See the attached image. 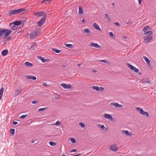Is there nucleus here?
I'll list each match as a JSON object with an SVG mask.
<instances>
[{
	"label": "nucleus",
	"mask_w": 156,
	"mask_h": 156,
	"mask_svg": "<svg viewBox=\"0 0 156 156\" xmlns=\"http://www.w3.org/2000/svg\"><path fill=\"white\" fill-rule=\"evenodd\" d=\"M11 31L8 29L0 28V38H2L3 36H9L11 33Z\"/></svg>",
	"instance_id": "nucleus-1"
},
{
	"label": "nucleus",
	"mask_w": 156,
	"mask_h": 156,
	"mask_svg": "<svg viewBox=\"0 0 156 156\" xmlns=\"http://www.w3.org/2000/svg\"><path fill=\"white\" fill-rule=\"evenodd\" d=\"M25 9L24 8H22L20 9L14 10L12 9L9 12V14L10 16H12L15 15L17 14L22 11H24Z\"/></svg>",
	"instance_id": "nucleus-2"
},
{
	"label": "nucleus",
	"mask_w": 156,
	"mask_h": 156,
	"mask_svg": "<svg viewBox=\"0 0 156 156\" xmlns=\"http://www.w3.org/2000/svg\"><path fill=\"white\" fill-rule=\"evenodd\" d=\"M40 33V30L39 28L36 29L35 31L32 32L30 34V37L31 39H33L36 37Z\"/></svg>",
	"instance_id": "nucleus-3"
},
{
	"label": "nucleus",
	"mask_w": 156,
	"mask_h": 156,
	"mask_svg": "<svg viewBox=\"0 0 156 156\" xmlns=\"http://www.w3.org/2000/svg\"><path fill=\"white\" fill-rule=\"evenodd\" d=\"M150 30V27L148 26L145 27L143 30L144 32V34L147 35V34H149L152 35L153 33L151 31H149Z\"/></svg>",
	"instance_id": "nucleus-4"
},
{
	"label": "nucleus",
	"mask_w": 156,
	"mask_h": 156,
	"mask_svg": "<svg viewBox=\"0 0 156 156\" xmlns=\"http://www.w3.org/2000/svg\"><path fill=\"white\" fill-rule=\"evenodd\" d=\"M136 109L137 111L140 112V113L143 115H145L146 116H148V113L147 112H145L144 111L143 109L139 107L136 108Z\"/></svg>",
	"instance_id": "nucleus-5"
},
{
	"label": "nucleus",
	"mask_w": 156,
	"mask_h": 156,
	"mask_svg": "<svg viewBox=\"0 0 156 156\" xmlns=\"http://www.w3.org/2000/svg\"><path fill=\"white\" fill-rule=\"evenodd\" d=\"M34 14L35 16H38L39 17L41 16H44L43 18H46L47 16V14L43 11L36 12Z\"/></svg>",
	"instance_id": "nucleus-6"
},
{
	"label": "nucleus",
	"mask_w": 156,
	"mask_h": 156,
	"mask_svg": "<svg viewBox=\"0 0 156 156\" xmlns=\"http://www.w3.org/2000/svg\"><path fill=\"white\" fill-rule=\"evenodd\" d=\"M127 66L129 67L130 69L132 70H133L136 73H138L139 71V70L138 69H136L135 67L133 66L129 63H127L126 64Z\"/></svg>",
	"instance_id": "nucleus-7"
},
{
	"label": "nucleus",
	"mask_w": 156,
	"mask_h": 156,
	"mask_svg": "<svg viewBox=\"0 0 156 156\" xmlns=\"http://www.w3.org/2000/svg\"><path fill=\"white\" fill-rule=\"evenodd\" d=\"M147 35L144 39V40L146 43H148L150 40L152 39V35L149 34H147Z\"/></svg>",
	"instance_id": "nucleus-8"
},
{
	"label": "nucleus",
	"mask_w": 156,
	"mask_h": 156,
	"mask_svg": "<svg viewBox=\"0 0 156 156\" xmlns=\"http://www.w3.org/2000/svg\"><path fill=\"white\" fill-rule=\"evenodd\" d=\"M46 18H43L40 20L37 23L38 26L41 27L45 22Z\"/></svg>",
	"instance_id": "nucleus-9"
},
{
	"label": "nucleus",
	"mask_w": 156,
	"mask_h": 156,
	"mask_svg": "<svg viewBox=\"0 0 156 156\" xmlns=\"http://www.w3.org/2000/svg\"><path fill=\"white\" fill-rule=\"evenodd\" d=\"M109 149L115 152L117 151L118 147L116 145H113L109 147Z\"/></svg>",
	"instance_id": "nucleus-10"
},
{
	"label": "nucleus",
	"mask_w": 156,
	"mask_h": 156,
	"mask_svg": "<svg viewBox=\"0 0 156 156\" xmlns=\"http://www.w3.org/2000/svg\"><path fill=\"white\" fill-rule=\"evenodd\" d=\"M61 86L65 89H69L72 87V86L70 84H66L64 83H62Z\"/></svg>",
	"instance_id": "nucleus-11"
},
{
	"label": "nucleus",
	"mask_w": 156,
	"mask_h": 156,
	"mask_svg": "<svg viewBox=\"0 0 156 156\" xmlns=\"http://www.w3.org/2000/svg\"><path fill=\"white\" fill-rule=\"evenodd\" d=\"M90 46L92 47H94L96 48H101V46L98 45L97 44L93 42H91L90 43Z\"/></svg>",
	"instance_id": "nucleus-12"
},
{
	"label": "nucleus",
	"mask_w": 156,
	"mask_h": 156,
	"mask_svg": "<svg viewBox=\"0 0 156 156\" xmlns=\"http://www.w3.org/2000/svg\"><path fill=\"white\" fill-rule=\"evenodd\" d=\"M110 105L111 106H114L117 108H121L122 107V105H119L117 103L112 102L110 103Z\"/></svg>",
	"instance_id": "nucleus-13"
},
{
	"label": "nucleus",
	"mask_w": 156,
	"mask_h": 156,
	"mask_svg": "<svg viewBox=\"0 0 156 156\" xmlns=\"http://www.w3.org/2000/svg\"><path fill=\"white\" fill-rule=\"evenodd\" d=\"M104 116L105 118L112 120L113 118L111 115L107 114H104Z\"/></svg>",
	"instance_id": "nucleus-14"
},
{
	"label": "nucleus",
	"mask_w": 156,
	"mask_h": 156,
	"mask_svg": "<svg viewBox=\"0 0 156 156\" xmlns=\"http://www.w3.org/2000/svg\"><path fill=\"white\" fill-rule=\"evenodd\" d=\"M13 24L15 26H19L23 24V23L22 21H16L13 23Z\"/></svg>",
	"instance_id": "nucleus-15"
},
{
	"label": "nucleus",
	"mask_w": 156,
	"mask_h": 156,
	"mask_svg": "<svg viewBox=\"0 0 156 156\" xmlns=\"http://www.w3.org/2000/svg\"><path fill=\"white\" fill-rule=\"evenodd\" d=\"M22 91V89H20L18 90H15V92L14 94V95L16 97Z\"/></svg>",
	"instance_id": "nucleus-16"
},
{
	"label": "nucleus",
	"mask_w": 156,
	"mask_h": 156,
	"mask_svg": "<svg viewBox=\"0 0 156 156\" xmlns=\"http://www.w3.org/2000/svg\"><path fill=\"white\" fill-rule=\"evenodd\" d=\"M122 133H124L126 135L128 136H131L132 135L131 132L129 133L127 130H122Z\"/></svg>",
	"instance_id": "nucleus-17"
},
{
	"label": "nucleus",
	"mask_w": 156,
	"mask_h": 156,
	"mask_svg": "<svg viewBox=\"0 0 156 156\" xmlns=\"http://www.w3.org/2000/svg\"><path fill=\"white\" fill-rule=\"evenodd\" d=\"M37 58L40 59L41 60L42 62H47L48 60H49V59H44L42 57L39 56H37Z\"/></svg>",
	"instance_id": "nucleus-18"
},
{
	"label": "nucleus",
	"mask_w": 156,
	"mask_h": 156,
	"mask_svg": "<svg viewBox=\"0 0 156 156\" xmlns=\"http://www.w3.org/2000/svg\"><path fill=\"white\" fill-rule=\"evenodd\" d=\"M93 26L97 30L99 31L101 30L98 25L96 23H94L93 24Z\"/></svg>",
	"instance_id": "nucleus-19"
},
{
	"label": "nucleus",
	"mask_w": 156,
	"mask_h": 156,
	"mask_svg": "<svg viewBox=\"0 0 156 156\" xmlns=\"http://www.w3.org/2000/svg\"><path fill=\"white\" fill-rule=\"evenodd\" d=\"M26 77L28 79H32L34 80H36V77L34 76H27Z\"/></svg>",
	"instance_id": "nucleus-20"
},
{
	"label": "nucleus",
	"mask_w": 156,
	"mask_h": 156,
	"mask_svg": "<svg viewBox=\"0 0 156 156\" xmlns=\"http://www.w3.org/2000/svg\"><path fill=\"white\" fill-rule=\"evenodd\" d=\"M142 81L143 83H151V82L148 79H144L142 80Z\"/></svg>",
	"instance_id": "nucleus-21"
},
{
	"label": "nucleus",
	"mask_w": 156,
	"mask_h": 156,
	"mask_svg": "<svg viewBox=\"0 0 156 156\" xmlns=\"http://www.w3.org/2000/svg\"><path fill=\"white\" fill-rule=\"evenodd\" d=\"M8 53V51L7 49L3 50L1 53L2 55L3 56H5Z\"/></svg>",
	"instance_id": "nucleus-22"
},
{
	"label": "nucleus",
	"mask_w": 156,
	"mask_h": 156,
	"mask_svg": "<svg viewBox=\"0 0 156 156\" xmlns=\"http://www.w3.org/2000/svg\"><path fill=\"white\" fill-rule=\"evenodd\" d=\"M92 88L94 90H96L97 91H99L100 90V88L98 87L94 86L92 87Z\"/></svg>",
	"instance_id": "nucleus-23"
},
{
	"label": "nucleus",
	"mask_w": 156,
	"mask_h": 156,
	"mask_svg": "<svg viewBox=\"0 0 156 156\" xmlns=\"http://www.w3.org/2000/svg\"><path fill=\"white\" fill-rule=\"evenodd\" d=\"M4 88L3 87H2L0 90V100H1Z\"/></svg>",
	"instance_id": "nucleus-24"
},
{
	"label": "nucleus",
	"mask_w": 156,
	"mask_h": 156,
	"mask_svg": "<svg viewBox=\"0 0 156 156\" xmlns=\"http://www.w3.org/2000/svg\"><path fill=\"white\" fill-rule=\"evenodd\" d=\"M83 13V11L82 7L80 6L79 7V14H81Z\"/></svg>",
	"instance_id": "nucleus-25"
},
{
	"label": "nucleus",
	"mask_w": 156,
	"mask_h": 156,
	"mask_svg": "<svg viewBox=\"0 0 156 156\" xmlns=\"http://www.w3.org/2000/svg\"><path fill=\"white\" fill-rule=\"evenodd\" d=\"M25 65L26 66L30 67H31L33 66L32 64L28 62H26L25 63Z\"/></svg>",
	"instance_id": "nucleus-26"
},
{
	"label": "nucleus",
	"mask_w": 156,
	"mask_h": 156,
	"mask_svg": "<svg viewBox=\"0 0 156 156\" xmlns=\"http://www.w3.org/2000/svg\"><path fill=\"white\" fill-rule=\"evenodd\" d=\"M84 31L85 33L88 34V35L91 33L90 31L88 29H85L84 30Z\"/></svg>",
	"instance_id": "nucleus-27"
},
{
	"label": "nucleus",
	"mask_w": 156,
	"mask_h": 156,
	"mask_svg": "<svg viewBox=\"0 0 156 156\" xmlns=\"http://www.w3.org/2000/svg\"><path fill=\"white\" fill-rule=\"evenodd\" d=\"M52 51H54L56 53H59L61 52V50H58L55 48H52Z\"/></svg>",
	"instance_id": "nucleus-28"
},
{
	"label": "nucleus",
	"mask_w": 156,
	"mask_h": 156,
	"mask_svg": "<svg viewBox=\"0 0 156 156\" xmlns=\"http://www.w3.org/2000/svg\"><path fill=\"white\" fill-rule=\"evenodd\" d=\"M12 25V24H10V27L12 30H15L16 29V30H17V28L16 27V26H15V25H12V26H11Z\"/></svg>",
	"instance_id": "nucleus-29"
},
{
	"label": "nucleus",
	"mask_w": 156,
	"mask_h": 156,
	"mask_svg": "<svg viewBox=\"0 0 156 156\" xmlns=\"http://www.w3.org/2000/svg\"><path fill=\"white\" fill-rule=\"evenodd\" d=\"M144 60L147 62V64H150V60L147 57L144 56Z\"/></svg>",
	"instance_id": "nucleus-30"
},
{
	"label": "nucleus",
	"mask_w": 156,
	"mask_h": 156,
	"mask_svg": "<svg viewBox=\"0 0 156 156\" xmlns=\"http://www.w3.org/2000/svg\"><path fill=\"white\" fill-rule=\"evenodd\" d=\"M15 131V129H10V133L12 136L14 134Z\"/></svg>",
	"instance_id": "nucleus-31"
},
{
	"label": "nucleus",
	"mask_w": 156,
	"mask_h": 156,
	"mask_svg": "<svg viewBox=\"0 0 156 156\" xmlns=\"http://www.w3.org/2000/svg\"><path fill=\"white\" fill-rule=\"evenodd\" d=\"M66 46L69 48H72L73 47V46L72 44H65Z\"/></svg>",
	"instance_id": "nucleus-32"
},
{
	"label": "nucleus",
	"mask_w": 156,
	"mask_h": 156,
	"mask_svg": "<svg viewBox=\"0 0 156 156\" xmlns=\"http://www.w3.org/2000/svg\"><path fill=\"white\" fill-rule=\"evenodd\" d=\"M70 139L72 143L74 144L76 142V140L74 138H70Z\"/></svg>",
	"instance_id": "nucleus-33"
},
{
	"label": "nucleus",
	"mask_w": 156,
	"mask_h": 156,
	"mask_svg": "<svg viewBox=\"0 0 156 156\" xmlns=\"http://www.w3.org/2000/svg\"><path fill=\"white\" fill-rule=\"evenodd\" d=\"M50 145L51 146H55L56 145V144L55 142L50 141L49 142Z\"/></svg>",
	"instance_id": "nucleus-34"
},
{
	"label": "nucleus",
	"mask_w": 156,
	"mask_h": 156,
	"mask_svg": "<svg viewBox=\"0 0 156 156\" xmlns=\"http://www.w3.org/2000/svg\"><path fill=\"white\" fill-rule=\"evenodd\" d=\"M62 66L63 67L64 69V70H66L68 69V67H67V65H62Z\"/></svg>",
	"instance_id": "nucleus-35"
},
{
	"label": "nucleus",
	"mask_w": 156,
	"mask_h": 156,
	"mask_svg": "<svg viewBox=\"0 0 156 156\" xmlns=\"http://www.w3.org/2000/svg\"><path fill=\"white\" fill-rule=\"evenodd\" d=\"M79 125L82 128H84L85 126V125L84 124L82 123L81 122H80L79 124Z\"/></svg>",
	"instance_id": "nucleus-36"
},
{
	"label": "nucleus",
	"mask_w": 156,
	"mask_h": 156,
	"mask_svg": "<svg viewBox=\"0 0 156 156\" xmlns=\"http://www.w3.org/2000/svg\"><path fill=\"white\" fill-rule=\"evenodd\" d=\"M27 18H23V20H21V21H22V23H23V25L24 24V23L26 22Z\"/></svg>",
	"instance_id": "nucleus-37"
},
{
	"label": "nucleus",
	"mask_w": 156,
	"mask_h": 156,
	"mask_svg": "<svg viewBox=\"0 0 156 156\" xmlns=\"http://www.w3.org/2000/svg\"><path fill=\"white\" fill-rule=\"evenodd\" d=\"M98 126L99 127H101V128L102 129V130H103L105 127V126L104 125H100V124H98Z\"/></svg>",
	"instance_id": "nucleus-38"
},
{
	"label": "nucleus",
	"mask_w": 156,
	"mask_h": 156,
	"mask_svg": "<svg viewBox=\"0 0 156 156\" xmlns=\"http://www.w3.org/2000/svg\"><path fill=\"white\" fill-rule=\"evenodd\" d=\"M110 36V37H115V35H114L112 32H110L109 33Z\"/></svg>",
	"instance_id": "nucleus-39"
},
{
	"label": "nucleus",
	"mask_w": 156,
	"mask_h": 156,
	"mask_svg": "<svg viewBox=\"0 0 156 156\" xmlns=\"http://www.w3.org/2000/svg\"><path fill=\"white\" fill-rule=\"evenodd\" d=\"M27 116V115H22L21 116H20V119H23L24 118H25Z\"/></svg>",
	"instance_id": "nucleus-40"
},
{
	"label": "nucleus",
	"mask_w": 156,
	"mask_h": 156,
	"mask_svg": "<svg viewBox=\"0 0 156 156\" xmlns=\"http://www.w3.org/2000/svg\"><path fill=\"white\" fill-rule=\"evenodd\" d=\"M47 108H41L38 109V111L39 112L42 111L44 110H45Z\"/></svg>",
	"instance_id": "nucleus-41"
},
{
	"label": "nucleus",
	"mask_w": 156,
	"mask_h": 156,
	"mask_svg": "<svg viewBox=\"0 0 156 156\" xmlns=\"http://www.w3.org/2000/svg\"><path fill=\"white\" fill-rule=\"evenodd\" d=\"M114 23L115 25L117 26H119L120 24L118 22H115Z\"/></svg>",
	"instance_id": "nucleus-42"
},
{
	"label": "nucleus",
	"mask_w": 156,
	"mask_h": 156,
	"mask_svg": "<svg viewBox=\"0 0 156 156\" xmlns=\"http://www.w3.org/2000/svg\"><path fill=\"white\" fill-rule=\"evenodd\" d=\"M8 36H5V35L3 36L2 38L4 39V40H6L7 39V37Z\"/></svg>",
	"instance_id": "nucleus-43"
},
{
	"label": "nucleus",
	"mask_w": 156,
	"mask_h": 156,
	"mask_svg": "<svg viewBox=\"0 0 156 156\" xmlns=\"http://www.w3.org/2000/svg\"><path fill=\"white\" fill-rule=\"evenodd\" d=\"M60 122L58 121H57L55 123V125L56 126H58L60 124Z\"/></svg>",
	"instance_id": "nucleus-44"
},
{
	"label": "nucleus",
	"mask_w": 156,
	"mask_h": 156,
	"mask_svg": "<svg viewBox=\"0 0 156 156\" xmlns=\"http://www.w3.org/2000/svg\"><path fill=\"white\" fill-rule=\"evenodd\" d=\"M60 97V94H58V95H57L56 97V98L57 99H58Z\"/></svg>",
	"instance_id": "nucleus-45"
},
{
	"label": "nucleus",
	"mask_w": 156,
	"mask_h": 156,
	"mask_svg": "<svg viewBox=\"0 0 156 156\" xmlns=\"http://www.w3.org/2000/svg\"><path fill=\"white\" fill-rule=\"evenodd\" d=\"M107 19L108 20L107 21H108V22L111 21V19L108 16Z\"/></svg>",
	"instance_id": "nucleus-46"
},
{
	"label": "nucleus",
	"mask_w": 156,
	"mask_h": 156,
	"mask_svg": "<svg viewBox=\"0 0 156 156\" xmlns=\"http://www.w3.org/2000/svg\"><path fill=\"white\" fill-rule=\"evenodd\" d=\"M12 123L14 125H16V124H17L18 123V122H14V121H13L12 122Z\"/></svg>",
	"instance_id": "nucleus-47"
},
{
	"label": "nucleus",
	"mask_w": 156,
	"mask_h": 156,
	"mask_svg": "<svg viewBox=\"0 0 156 156\" xmlns=\"http://www.w3.org/2000/svg\"><path fill=\"white\" fill-rule=\"evenodd\" d=\"M76 150L75 149H72V150H71L70 151V152H76Z\"/></svg>",
	"instance_id": "nucleus-48"
},
{
	"label": "nucleus",
	"mask_w": 156,
	"mask_h": 156,
	"mask_svg": "<svg viewBox=\"0 0 156 156\" xmlns=\"http://www.w3.org/2000/svg\"><path fill=\"white\" fill-rule=\"evenodd\" d=\"M100 61L101 62H105V63H107V62H108L107 61H106V60H101Z\"/></svg>",
	"instance_id": "nucleus-49"
},
{
	"label": "nucleus",
	"mask_w": 156,
	"mask_h": 156,
	"mask_svg": "<svg viewBox=\"0 0 156 156\" xmlns=\"http://www.w3.org/2000/svg\"><path fill=\"white\" fill-rule=\"evenodd\" d=\"M43 85L44 86V87H45V86H48V85L47 84V83H43Z\"/></svg>",
	"instance_id": "nucleus-50"
},
{
	"label": "nucleus",
	"mask_w": 156,
	"mask_h": 156,
	"mask_svg": "<svg viewBox=\"0 0 156 156\" xmlns=\"http://www.w3.org/2000/svg\"><path fill=\"white\" fill-rule=\"evenodd\" d=\"M100 90L101 91H102L104 89V88L103 87H100Z\"/></svg>",
	"instance_id": "nucleus-51"
},
{
	"label": "nucleus",
	"mask_w": 156,
	"mask_h": 156,
	"mask_svg": "<svg viewBox=\"0 0 156 156\" xmlns=\"http://www.w3.org/2000/svg\"><path fill=\"white\" fill-rule=\"evenodd\" d=\"M127 24H130L131 25L132 24L131 21H129V20L128 22L127 23Z\"/></svg>",
	"instance_id": "nucleus-52"
},
{
	"label": "nucleus",
	"mask_w": 156,
	"mask_h": 156,
	"mask_svg": "<svg viewBox=\"0 0 156 156\" xmlns=\"http://www.w3.org/2000/svg\"><path fill=\"white\" fill-rule=\"evenodd\" d=\"M37 103V101H33L32 102V103L33 104H35Z\"/></svg>",
	"instance_id": "nucleus-53"
},
{
	"label": "nucleus",
	"mask_w": 156,
	"mask_h": 156,
	"mask_svg": "<svg viewBox=\"0 0 156 156\" xmlns=\"http://www.w3.org/2000/svg\"><path fill=\"white\" fill-rule=\"evenodd\" d=\"M142 0H138L139 4L140 5L141 4V2Z\"/></svg>",
	"instance_id": "nucleus-54"
},
{
	"label": "nucleus",
	"mask_w": 156,
	"mask_h": 156,
	"mask_svg": "<svg viewBox=\"0 0 156 156\" xmlns=\"http://www.w3.org/2000/svg\"><path fill=\"white\" fill-rule=\"evenodd\" d=\"M105 17H106V18H108V14H105Z\"/></svg>",
	"instance_id": "nucleus-55"
},
{
	"label": "nucleus",
	"mask_w": 156,
	"mask_h": 156,
	"mask_svg": "<svg viewBox=\"0 0 156 156\" xmlns=\"http://www.w3.org/2000/svg\"><path fill=\"white\" fill-rule=\"evenodd\" d=\"M82 23H84L85 22V20L83 19L82 20Z\"/></svg>",
	"instance_id": "nucleus-56"
},
{
	"label": "nucleus",
	"mask_w": 156,
	"mask_h": 156,
	"mask_svg": "<svg viewBox=\"0 0 156 156\" xmlns=\"http://www.w3.org/2000/svg\"><path fill=\"white\" fill-rule=\"evenodd\" d=\"M11 38L8 37V38L5 41H7L8 39H10Z\"/></svg>",
	"instance_id": "nucleus-57"
},
{
	"label": "nucleus",
	"mask_w": 156,
	"mask_h": 156,
	"mask_svg": "<svg viewBox=\"0 0 156 156\" xmlns=\"http://www.w3.org/2000/svg\"><path fill=\"white\" fill-rule=\"evenodd\" d=\"M123 38H125V39H126V38H127L126 37V36H123Z\"/></svg>",
	"instance_id": "nucleus-58"
},
{
	"label": "nucleus",
	"mask_w": 156,
	"mask_h": 156,
	"mask_svg": "<svg viewBox=\"0 0 156 156\" xmlns=\"http://www.w3.org/2000/svg\"><path fill=\"white\" fill-rule=\"evenodd\" d=\"M34 45H33L31 48L32 49H34L33 47Z\"/></svg>",
	"instance_id": "nucleus-59"
},
{
	"label": "nucleus",
	"mask_w": 156,
	"mask_h": 156,
	"mask_svg": "<svg viewBox=\"0 0 156 156\" xmlns=\"http://www.w3.org/2000/svg\"><path fill=\"white\" fill-rule=\"evenodd\" d=\"M6 41H5V40L4 41V44H5L6 43V42H5Z\"/></svg>",
	"instance_id": "nucleus-60"
},
{
	"label": "nucleus",
	"mask_w": 156,
	"mask_h": 156,
	"mask_svg": "<svg viewBox=\"0 0 156 156\" xmlns=\"http://www.w3.org/2000/svg\"><path fill=\"white\" fill-rule=\"evenodd\" d=\"M81 155V154H77V156H79L80 155Z\"/></svg>",
	"instance_id": "nucleus-61"
},
{
	"label": "nucleus",
	"mask_w": 156,
	"mask_h": 156,
	"mask_svg": "<svg viewBox=\"0 0 156 156\" xmlns=\"http://www.w3.org/2000/svg\"><path fill=\"white\" fill-rule=\"evenodd\" d=\"M81 65V64H78L77 65V66H80V65Z\"/></svg>",
	"instance_id": "nucleus-62"
},
{
	"label": "nucleus",
	"mask_w": 156,
	"mask_h": 156,
	"mask_svg": "<svg viewBox=\"0 0 156 156\" xmlns=\"http://www.w3.org/2000/svg\"><path fill=\"white\" fill-rule=\"evenodd\" d=\"M50 1V0H44V1L45 2H48V1Z\"/></svg>",
	"instance_id": "nucleus-63"
},
{
	"label": "nucleus",
	"mask_w": 156,
	"mask_h": 156,
	"mask_svg": "<svg viewBox=\"0 0 156 156\" xmlns=\"http://www.w3.org/2000/svg\"><path fill=\"white\" fill-rule=\"evenodd\" d=\"M112 5L113 6L115 5V4L114 3V2L112 4Z\"/></svg>",
	"instance_id": "nucleus-64"
}]
</instances>
